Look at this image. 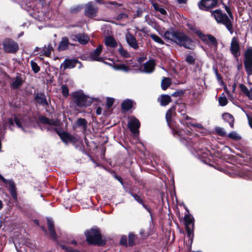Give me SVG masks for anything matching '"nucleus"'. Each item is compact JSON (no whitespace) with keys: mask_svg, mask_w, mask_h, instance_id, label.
<instances>
[{"mask_svg":"<svg viewBox=\"0 0 252 252\" xmlns=\"http://www.w3.org/2000/svg\"><path fill=\"white\" fill-rule=\"evenodd\" d=\"M164 35L166 39L172 40L181 46H183L187 49L192 48V40L183 32L167 31L164 32Z\"/></svg>","mask_w":252,"mask_h":252,"instance_id":"obj_1","label":"nucleus"},{"mask_svg":"<svg viewBox=\"0 0 252 252\" xmlns=\"http://www.w3.org/2000/svg\"><path fill=\"white\" fill-rule=\"evenodd\" d=\"M225 9L229 14L230 19L225 14H222L221 11L219 9L213 11L212 12V15L218 23H221L225 25L230 33H232L233 31L231 21L233 19V18L229 8L227 6H225Z\"/></svg>","mask_w":252,"mask_h":252,"instance_id":"obj_2","label":"nucleus"},{"mask_svg":"<svg viewBox=\"0 0 252 252\" xmlns=\"http://www.w3.org/2000/svg\"><path fill=\"white\" fill-rule=\"evenodd\" d=\"M73 101L80 107H87L92 103L90 97L85 95L82 92H76L71 94Z\"/></svg>","mask_w":252,"mask_h":252,"instance_id":"obj_3","label":"nucleus"},{"mask_svg":"<svg viewBox=\"0 0 252 252\" xmlns=\"http://www.w3.org/2000/svg\"><path fill=\"white\" fill-rule=\"evenodd\" d=\"M87 242L90 244H98L99 245L104 244L101 240L99 231L96 229H91L85 233Z\"/></svg>","mask_w":252,"mask_h":252,"instance_id":"obj_4","label":"nucleus"},{"mask_svg":"<svg viewBox=\"0 0 252 252\" xmlns=\"http://www.w3.org/2000/svg\"><path fill=\"white\" fill-rule=\"evenodd\" d=\"M15 123L16 125L21 128L23 130L26 131L25 128L28 126L23 120L20 121L17 118L15 117L13 120L12 118H8L4 120L3 128L5 129L7 127H9L12 129V126H14V123Z\"/></svg>","mask_w":252,"mask_h":252,"instance_id":"obj_5","label":"nucleus"},{"mask_svg":"<svg viewBox=\"0 0 252 252\" xmlns=\"http://www.w3.org/2000/svg\"><path fill=\"white\" fill-rule=\"evenodd\" d=\"M3 46L4 51L7 53H15L19 49L18 44L10 39L4 40Z\"/></svg>","mask_w":252,"mask_h":252,"instance_id":"obj_6","label":"nucleus"},{"mask_svg":"<svg viewBox=\"0 0 252 252\" xmlns=\"http://www.w3.org/2000/svg\"><path fill=\"white\" fill-rule=\"evenodd\" d=\"M244 65L247 72H252V48H248L245 54Z\"/></svg>","mask_w":252,"mask_h":252,"instance_id":"obj_7","label":"nucleus"},{"mask_svg":"<svg viewBox=\"0 0 252 252\" xmlns=\"http://www.w3.org/2000/svg\"><path fill=\"white\" fill-rule=\"evenodd\" d=\"M230 50L231 53L235 57H237L240 55V45L238 37H233L232 38L231 42Z\"/></svg>","mask_w":252,"mask_h":252,"instance_id":"obj_8","label":"nucleus"},{"mask_svg":"<svg viewBox=\"0 0 252 252\" xmlns=\"http://www.w3.org/2000/svg\"><path fill=\"white\" fill-rule=\"evenodd\" d=\"M128 128L130 131L135 134L139 132V128L140 126V122L135 117H130L128 123Z\"/></svg>","mask_w":252,"mask_h":252,"instance_id":"obj_9","label":"nucleus"},{"mask_svg":"<svg viewBox=\"0 0 252 252\" xmlns=\"http://www.w3.org/2000/svg\"><path fill=\"white\" fill-rule=\"evenodd\" d=\"M97 11V7L94 6L92 2H88L85 6V14L90 18L95 17Z\"/></svg>","mask_w":252,"mask_h":252,"instance_id":"obj_10","label":"nucleus"},{"mask_svg":"<svg viewBox=\"0 0 252 252\" xmlns=\"http://www.w3.org/2000/svg\"><path fill=\"white\" fill-rule=\"evenodd\" d=\"M217 3V0H201L198 4L201 10H207L214 7Z\"/></svg>","mask_w":252,"mask_h":252,"instance_id":"obj_11","label":"nucleus"},{"mask_svg":"<svg viewBox=\"0 0 252 252\" xmlns=\"http://www.w3.org/2000/svg\"><path fill=\"white\" fill-rule=\"evenodd\" d=\"M186 230L189 238H191L192 235V230L194 226L193 218L189 215H186L184 218Z\"/></svg>","mask_w":252,"mask_h":252,"instance_id":"obj_12","label":"nucleus"},{"mask_svg":"<svg viewBox=\"0 0 252 252\" xmlns=\"http://www.w3.org/2000/svg\"><path fill=\"white\" fill-rule=\"evenodd\" d=\"M57 132L63 141L66 144H67L69 142L75 143L78 141L77 138L67 132H60L58 131H57Z\"/></svg>","mask_w":252,"mask_h":252,"instance_id":"obj_13","label":"nucleus"},{"mask_svg":"<svg viewBox=\"0 0 252 252\" xmlns=\"http://www.w3.org/2000/svg\"><path fill=\"white\" fill-rule=\"evenodd\" d=\"M155 63L154 60H150L141 67V70L146 73H151L154 70Z\"/></svg>","mask_w":252,"mask_h":252,"instance_id":"obj_14","label":"nucleus"},{"mask_svg":"<svg viewBox=\"0 0 252 252\" xmlns=\"http://www.w3.org/2000/svg\"><path fill=\"white\" fill-rule=\"evenodd\" d=\"M72 39L75 41H78L80 44H86L89 40V37L84 34L79 33L77 35H72L71 36Z\"/></svg>","mask_w":252,"mask_h":252,"instance_id":"obj_15","label":"nucleus"},{"mask_svg":"<svg viewBox=\"0 0 252 252\" xmlns=\"http://www.w3.org/2000/svg\"><path fill=\"white\" fill-rule=\"evenodd\" d=\"M24 82V79L22 75L18 74L15 77L13 78L11 84V87L13 89H18L21 86Z\"/></svg>","mask_w":252,"mask_h":252,"instance_id":"obj_16","label":"nucleus"},{"mask_svg":"<svg viewBox=\"0 0 252 252\" xmlns=\"http://www.w3.org/2000/svg\"><path fill=\"white\" fill-rule=\"evenodd\" d=\"M196 33L198 35V36L202 39V40L205 41H209L211 43L213 44H215L216 43V38L211 35H204L200 31H196Z\"/></svg>","mask_w":252,"mask_h":252,"instance_id":"obj_17","label":"nucleus"},{"mask_svg":"<svg viewBox=\"0 0 252 252\" xmlns=\"http://www.w3.org/2000/svg\"><path fill=\"white\" fill-rule=\"evenodd\" d=\"M126 41L128 45L134 49L138 48L136 40L135 38L130 33H127L126 35Z\"/></svg>","mask_w":252,"mask_h":252,"instance_id":"obj_18","label":"nucleus"},{"mask_svg":"<svg viewBox=\"0 0 252 252\" xmlns=\"http://www.w3.org/2000/svg\"><path fill=\"white\" fill-rule=\"evenodd\" d=\"M79 62L76 60L66 59L64 62L61 64V67H63L65 70L66 68H74Z\"/></svg>","mask_w":252,"mask_h":252,"instance_id":"obj_19","label":"nucleus"},{"mask_svg":"<svg viewBox=\"0 0 252 252\" xmlns=\"http://www.w3.org/2000/svg\"><path fill=\"white\" fill-rule=\"evenodd\" d=\"M103 48L102 45H99L98 47L91 54V59L92 60L96 61H101L102 59L99 56Z\"/></svg>","mask_w":252,"mask_h":252,"instance_id":"obj_20","label":"nucleus"},{"mask_svg":"<svg viewBox=\"0 0 252 252\" xmlns=\"http://www.w3.org/2000/svg\"><path fill=\"white\" fill-rule=\"evenodd\" d=\"M39 121L41 123L53 126H59L60 121L58 120L49 119L45 117H40Z\"/></svg>","mask_w":252,"mask_h":252,"instance_id":"obj_21","label":"nucleus"},{"mask_svg":"<svg viewBox=\"0 0 252 252\" xmlns=\"http://www.w3.org/2000/svg\"><path fill=\"white\" fill-rule=\"evenodd\" d=\"M4 183L8 184L10 187V192L12 197L14 199L17 198V193L16 191V187L14 182L12 180H2Z\"/></svg>","mask_w":252,"mask_h":252,"instance_id":"obj_22","label":"nucleus"},{"mask_svg":"<svg viewBox=\"0 0 252 252\" xmlns=\"http://www.w3.org/2000/svg\"><path fill=\"white\" fill-rule=\"evenodd\" d=\"M105 45L110 47H116L117 46V43L115 39L112 36H108L105 38Z\"/></svg>","mask_w":252,"mask_h":252,"instance_id":"obj_23","label":"nucleus"},{"mask_svg":"<svg viewBox=\"0 0 252 252\" xmlns=\"http://www.w3.org/2000/svg\"><path fill=\"white\" fill-rule=\"evenodd\" d=\"M48 229L51 238L53 239H56V235L54 228V224L52 220L50 219H47Z\"/></svg>","mask_w":252,"mask_h":252,"instance_id":"obj_24","label":"nucleus"},{"mask_svg":"<svg viewBox=\"0 0 252 252\" xmlns=\"http://www.w3.org/2000/svg\"><path fill=\"white\" fill-rule=\"evenodd\" d=\"M239 87L245 95L252 100V88L249 90L246 86L242 84L239 85Z\"/></svg>","mask_w":252,"mask_h":252,"instance_id":"obj_25","label":"nucleus"},{"mask_svg":"<svg viewBox=\"0 0 252 252\" xmlns=\"http://www.w3.org/2000/svg\"><path fill=\"white\" fill-rule=\"evenodd\" d=\"M69 44L68 39L66 37H63L61 41L59 43L58 50L59 51H63L67 49L68 47Z\"/></svg>","mask_w":252,"mask_h":252,"instance_id":"obj_26","label":"nucleus"},{"mask_svg":"<svg viewBox=\"0 0 252 252\" xmlns=\"http://www.w3.org/2000/svg\"><path fill=\"white\" fill-rule=\"evenodd\" d=\"M160 101V103L162 106H166L171 101V97L168 95H162L160 97L158 98Z\"/></svg>","mask_w":252,"mask_h":252,"instance_id":"obj_27","label":"nucleus"},{"mask_svg":"<svg viewBox=\"0 0 252 252\" xmlns=\"http://www.w3.org/2000/svg\"><path fill=\"white\" fill-rule=\"evenodd\" d=\"M133 101L130 99H126L122 103V108L125 111H128L132 107Z\"/></svg>","mask_w":252,"mask_h":252,"instance_id":"obj_28","label":"nucleus"},{"mask_svg":"<svg viewBox=\"0 0 252 252\" xmlns=\"http://www.w3.org/2000/svg\"><path fill=\"white\" fill-rule=\"evenodd\" d=\"M222 118L224 120L229 124L231 127H233L234 119L233 117L231 114L227 113H224L222 115Z\"/></svg>","mask_w":252,"mask_h":252,"instance_id":"obj_29","label":"nucleus"},{"mask_svg":"<svg viewBox=\"0 0 252 252\" xmlns=\"http://www.w3.org/2000/svg\"><path fill=\"white\" fill-rule=\"evenodd\" d=\"M95 1L99 4L104 3L106 5V6L108 8H112L113 7H115L116 6H121L120 4L117 3L115 1H108L105 2H103L102 0H95Z\"/></svg>","mask_w":252,"mask_h":252,"instance_id":"obj_30","label":"nucleus"},{"mask_svg":"<svg viewBox=\"0 0 252 252\" xmlns=\"http://www.w3.org/2000/svg\"><path fill=\"white\" fill-rule=\"evenodd\" d=\"M36 101L42 105H47V102L45 96L43 94H38L35 97Z\"/></svg>","mask_w":252,"mask_h":252,"instance_id":"obj_31","label":"nucleus"},{"mask_svg":"<svg viewBox=\"0 0 252 252\" xmlns=\"http://www.w3.org/2000/svg\"><path fill=\"white\" fill-rule=\"evenodd\" d=\"M171 83V80L169 78H164L161 83L162 89L165 90L170 85Z\"/></svg>","mask_w":252,"mask_h":252,"instance_id":"obj_32","label":"nucleus"},{"mask_svg":"<svg viewBox=\"0 0 252 252\" xmlns=\"http://www.w3.org/2000/svg\"><path fill=\"white\" fill-rule=\"evenodd\" d=\"M175 108L172 107L170 108L166 114V119L167 122L169 123L171 121V117L175 113Z\"/></svg>","mask_w":252,"mask_h":252,"instance_id":"obj_33","label":"nucleus"},{"mask_svg":"<svg viewBox=\"0 0 252 252\" xmlns=\"http://www.w3.org/2000/svg\"><path fill=\"white\" fill-rule=\"evenodd\" d=\"M53 47L51 44H49L47 46H45L42 51L43 54L46 56H49L51 54L52 51L53 50Z\"/></svg>","mask_w":252,"mask_h":252,"instance_id":"obj_34","label":"nucleus"},{"mask_svg":"<svg viewBox=\"0 0 252 252\" xmlns=\"http://www.w3.org/2000/svg\"><path fill=\"white\" fill-rule=\"evenodd\" d=\"M114 69L116 70H120L125 72H127L129 68L124 64H118L114 66Z\"/></svg>","mask_w":252,"mask_h":252,"instance_id":"obj_35","label":"nucleus"},{"mask_svg":"<svg viewBox=\"0 0 252 252\" xmlns=\"http://www.w3.org/2000/svg\"><path fill=\"white\" fill-rule=\"evenodd\" d=\"M228 137L234 140L238 141L241 139V137L235 131H233L228 134Z\"/></svg>","mask_w":252,"mask_h":252,"instance_id":"obj_36","label":"nucleus"},{"mask_svg":"<svg viewBox=\"0 0 252 252\" xmlns=\"http://www.w3.org/2000/svg\"><path fill=\"white\" fill-rule=\"evenodd\" d=\"M219 104L221 106H225L227 103L228 100L226 97L223 94L222 96H220L218 98Z\"/></svg>","mask_w":252,"mask_h":252,"instance_id":"obj_37","label":"nucleus"},{"mask_svg":"<svg viewBox=\"0 0 252 252\" xmlns=\"http://www.w3.org/2000/svg\"><path fill=\"white\" fill-rule=\"evenodd\" d=\"M216 133L220 136H225L226 135V132L224 128L220 127H217L215 128Z\"/></svg>","mask_w":252,"mask_h":252,"instance_id":"obj_38","label":"nucleus"},{"mask_svg":"<svg viewBox=\"0 0 252 252\" xmlns=\"http://www.w3.org/2000/svg\"><path fill=\"white\" fill-rule=\"evenodd\" d=\"M119 53L121 55L125 58H128L130 57L129 54L124 49H123L121 46L120 47L119 49Z\"/></svg>","mask_w":252,"mask_h":252,"instance_id":"obj_39","label":"nucleus"},{"mask_svg":"<svg viewBox=\"0 0 252 252\" xmlns=\"http://www.w3.org/2000/svg\"><path fill=\"white\" fill-rule=\"evenodd\" d=\"M150 37L156 42L158 43L161 44H163L164 43L162 39L158 35L154 34H152L150 35Z\"/></svg>","mask_w":252,"mask_h":252,"instance_id":"obj_40","label":"nucleus"},{"mask_svg":"<svg viewBox=\"0 0 252 252\" xmlns=\"http://www.w3.org/2000/svg\"><path fill=\"white\" fill-rule=\"evenodd\" d=\"M135 235L132 233H129L128 235V244L129 246H132L134 244Z\"/></svg>","mask_w":252,"mask_h":252,"instance_id":"obj_41","label":"nucleus"},{"mask_svg":"<svg viewBox=\"0 0 252 252\" xmlns=\"http://www.w3.org/2000/svg\"><path fill=\"white\" fill-rule=\"evenodd\" d=\"M31 63L33 71L35 73L38 72L39 71L40 68L37 65V63L33 61H32Z\"/></svg>","mask_w":252,"mask_h":252,"instance_id":"obj_42","label":"nucleus"},{"mask_svg":"<svg viewBox=\"0 0 252 252\" xmlns=\"http://www.w3.org/2000/svg\"><path fill=\"white\" fill-rule=\"evenodd\" d=\"M62 94L63 95V96H64L65 97L68 96L69 91H68V89L67 88V87L66 86H63L62 87Z\"/></svg>","mask_w":252,"mask_h":252,"instance_id":"obj_43","label":"nucleus"},{"mask_svg":"<svg viewBox=\"0 0 252 252\" xmlns=\"http://www.w3.org/2000/svg\"><path fill=\"white\" fill-rule=\"evenodd\" d=\"M179 135L182 136H184L185 134H186L187 135H190L191 134V132L189 130H179L177 132Z\"/></svg>","mask_w":252,"mask_h":252,"instance_id":"obj_44","label":"nucleus"},{"mask_svg":"<svg viewBox=\"0 0 252 252\" xmlns=\"http://www.w3.org/2000/svg\"><path fill=\"white\" fill-rule=\"evenodd\" d=\"M179 112L181 113L182 115H184L185 113V104H181L179 105Z\"/></svg>","mask_w":252,"mask_h":252,"instance_id":"obj_45","label":"nucleus"},{"mask_svg":"<svg viewBox=\"0 0 252 252\" xmlns=\"http://www.w3.org/2000/svg\"><path fill=\"white\" fill-rule=\"evenodd\" d=\"M187 124L188 126L190 125V126H192L196 127H197V128H200V129H203V126H202V125L201 124H198V123L192 124V123H187Z\"/></svg>","mask_w":252,"mask_h":252,"instance_id":"obj_46","label":"nucleus"},{"mask_svg":"<svg viewBox=\"0 0 252 252\" xmlns=\"http://www.w3.org/2000/svg\"><path fill=\"white\" fill-rule=\"evenodd\" d=\"M186 60L189 64H193L194 63V59L192 56H187Z\"/></svg>","mask_w":252,"mask_h":252,"instance_id":"obj_47","label":"nucleus"},{"mask_svg":"<svg viewBox=\"0 0 252 252\" xmlns=\"http://www.w3.org/2000/svg\"><path fill=\"white\" fill-rule=\"evenodd\" d=\"M86 121L84 119H79L77 121V125L78 126H84L86 124Z\"/></svg>","mask_w":252,"mask_h":252,"instance_id":"obj_48","label":"nucleus"},{"mask_svg":"<svg viewBox=\"0 0 252 252\" xmlns=\"http://www.w3.org/2000/svg\"><path fill=\"white\" fill-rule=\"evenodd\" d=\"M154 6L155 8L161 14L164 15L166 14V12L165 10L163 8H161V7H157L158 5L156 4H155L154 5Z\"/></svg>","mask_w":252,"mask_h":252,"instance_id":"obj_49","label":"nucleus"},{"mask_svg":"<svg viewBox=\"0 0 252 252\" xmlns=\"http://www.w3.org/2000/svg\"><path fill=\"white\" fill-rule=\"evenodd\" d=\"M106 102H107V106L108 108H109L112 106V105L114 103V99L112 98H108L107 99Z\"/></svg>","mask_w":252,"mask_h":252,"instance_id":"obj_50","label":"nucleus"},{"mask_svg":"<svg viewBox=\"0 0 252 252\" xmlns=\"http://www.w3.org/2000/svg\"><path fill=\"white\" fill-rule=\"evenodd\" d=\"M131 195L133 196L135 200H136L138 202L140 203H142V199L139 196L133 194H131Z\"/></svg>","mask_w":252,"mask_h":252,"instance_id":"obj_51","label":"nucleus"},{"mask_svg":"<svg viewBox=\"0 0 252 252\" xmlns=\"http://www.w3.org/2000/svg\"><path fill=\"white\" fill-rule=\"evenodd\" d=\"M248 74V81L250 84H252V72H247Z\"/></svg>","mask_w":252,"mask_h":252,"instance_id":"obj_52","label":"nucleus"},{"mask_svg":"<svg viewBox=\"0 0 252 252\" xmlns=\"http://www.w3.org/2000/svg\"><path fill=\"white\" fill-rule=\"evenodd\" d=\"M183 94V91H177L175 92L172 94V96L174 97L179 96L182 95Z\"/></svg>","mask_w":252,"mask_h":252,"instance_id":"obj_53","label":"nucleus"},{"mask_svg":"<svg viewBox=\"0 0 252 252\" xmlns=\"http://www.w3.org/2000/svg\"><path fill=\"white\" fill-rule=\"evenodd\" d=\"M102 113V108L100 107H98L96 110V113L97 115H100Z\"/></svg>","mask_w":252,"mask_h":252,"instance_id":"obj_54","label":"nucleus"},{"mask_svg":"<svg viewBox=\"0 0 252 252\" xmlns=\"http://www.w3.org/2000/svg\"><path fill=\"white\" fill-rule=\"evenodd\" d=\"M248 119L249 124L250 126L252 128V117L248 116Z\"/></svg>","mask_w":252,"mask_h":252,"instance_id":"obj_55","label":"nucleus"},{"mask_svg":"<svg viewBox=\"0 0 252 252\" xmlns=\"http://www.w3.org/2000/svg\"><path fill=\"white\" fill-rule=\"evenodd\" d=\"M126 237H123L121 240V243L122 244L125 245L126 244Z\"/></svg>","mask_w":252,"mask_h":252,"instance_id":"obj_56","label":"nucleus"},{"mask_svg":"<svg viewBox=\"0 0 252 252\" xmlns=\"http://www.w3.org/2000/svg\"><path fill=\"white\" fill-rule=\"evenodd\" d=\"M62 247L63 249H65L66 251H68L69 252H74V251H73L72 249H67L65 246H62Z\"/></svg>","mask_w":252,"mask_h":252,"instance_id":"obj_57","label":"nucleus"},{"mask_svg":"<svg viewBox=\"0 0 252 252\" xmlns=\"http://www.w3.org/2000/svg\"><path fill=\"white\" fill-rule=\"evenodd\" d=\"M179 3H186L187 1V0H177Z\"/></svg>","mask_w":252,"mask_h":252,"instance_id":"obj_58","label":"nucleus"},{"mask_svg":"<svg viewBox=\"0 0 252 252\" xmlns=\"http://www.w3.org/2000/svg\"><path fill=\"white\" fill-rule=\"evenodd\" d=\"M224 90L227 95H230V92L226 88H224Z\"/></svg>","mask_w":252,"mask_h":252,"instance_id":"obj_59","label":"nucleus"},{"mask_svg":"<svg viewBox=\"0 0 252 252\" xmlns=\"http://www.w3.org/2000/svg\"><path fill=\"white\" fill-rule=\"evenodd\" d=\"M2 206H3L2 202V201L0 200V210L2 209Z\"/></svg>","mask_w":252,"mask_h":252,"instance_id":"obj_60","label":"nucleus"},{"mask_svg":"<svg viewBox=\"0 0 252 252\" xmlns=\"http://www.w3.org/2000/svg\"><path fill=\"white\" fill-rule=\"evenodd\" d=\"M185 118L186 119V120H191L192 119L190 117H189V116H186Z\"/></svg>","mask_w":252,"mask_h":252,"instance_id":"obj_61","label":"nucleus"},{"mask_svg":"<svg viewBox=\"0 0 252 252\" xmlns=\"http://www.w3.org/2000/svg\"><path fill=\"white\" fill-rule=\"evenodd\" d=\"M71 244L76 245L77 243L75 240H73L71 242Z\"/></svg>","mask_w":252,"mask_h":252,"instance_id":"obj_62","label":"nucleus"},{"mask_svg":"<svg viewBox=\"0 0 252 252\" xmlns=\"http://www.w3.org/2000/svg\"><path fill=\"white\" fill-rule=\"evenodd\" d=\"M0 179L1 180H4L5 181V178H3V177L0 174Z\"/></svg>","mask_w":252,"mask_h":252,"instance_id":"obj_63","label":"nucleus"},{"mask_svg":"<svg viewBox=\"0 0 252 252\" xmlns=\"http://www.w3.org/2000/svg\"><path fill=\"white\" fill-rule=\"evenodd\" d=\"M39 48L38 47H36L35 49V51H38L39 50Z\"/></svg>","mask_w":252,"mask_h":252,"instance_id":"obj_64","label":"nucleus"}]
</instances>
